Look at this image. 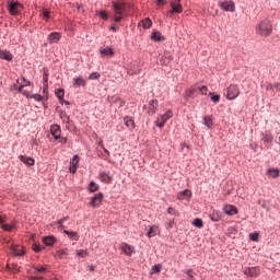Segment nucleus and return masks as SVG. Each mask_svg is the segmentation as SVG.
<instances>
[{
	"label": "nucleus",
	"instance_id": "obj_1",
	"mask_svg": "<svg viewBox=\"0 0 280 280\" xmlns=\"http://www.w3.org/2000/svg\"><path fill=\"white\" fill-rule=\"evenodd\" d=\"M256 34L258 36H270L272 34V24L270 23L269 20H262L260 23L257 24L256 26Z\"/></svg>",
	"mask_w": 280,
	"mask_h": 280
},
{
	"label": "nucleus",
	"instance_id": "obj_2",
	"mask_svg": "<svg viewBox=\"0 0 280 280\" xmlns=\"http://www.w3.org/2000/svg\"><path fill=\"white\" fill-rule=\"evenodd\" d=\"M113 10L116 14L114 18L115 23H119L124 19V12H126V4L124 2H113Z\"/></svg>",
	"mask_w": 280,
	"mask_h": 280
},
{
	"label": "nucleus",
	"instance_id": "obj_3",
	"mask_svg": "<svg viewBox=\"0 0 280 280\" xmlns=\"http://www.w3.org/2000/svg\"><path fill=\"white\" fill-rule=\"evenodd\" d=\"M171 10H168L167 15L172 16V14H180L183 12V4H180V0H170Z\"/></svg>",
	"mask_w": 280,
	"mask_h": 280
},
{
	"label": "nucleus",
	"instance_id": "obj_4",
	"mask_svg": "<svg viewBox=\"0 0 280 280\" xmlns=\"http://www.w3.org/2000/svg\"><path fill=\"white\" fill-rule=\"evenodd\" d=\"M174 117V114L171 109H168L165 114L158 117L156 126L158 128H164L165 124H167L168 119H172Z\"/></svg>",
	"mask_w": 280,
	"mask_h": 280
},
{
	"label": "nucleus",
	"instance_id": "obj_5",
	"mask_svg": "<svg viewBox=\"0 0 280 280\" xmlns=\"http://www.w3.org/2000/svg\"><path fill=\"white\" fill-rule=\"evenodd\" d=\"M240 97V86L232 84L228 88L226 100H236Z\"/></svg>",
	"mask_w": 280,
	"mask_h": 280
},
{
	"label": "nucleus",
	"instance_id": "obj_6",
	"mask_svg": "<svg viewBox=\"0 0 280 280\" xmlns=\"http://www.w3.org/2000/svg\"><path fill=\"white\" fill-rule=\"evenodd\" d=\"M30 84H31V82L22 77L21 85L19 86L16 84H14V89H15V91H19V93H22V95H24V97H30V92L23 90L24 86H30Z\"/></svg>",
	"mask_w": 280,
	"mask_h": 280
},
{
	"label": "nucleus",
	"instance_id": "obj_7",
	"mask_svg": "<svg viewBox=\"0 0 280 280\" xmlns=\"http://www.w3.org/2000/svg\"><path fill=\"white\" fill-rule=\"evenodd\" d=\"M243 272L246 277H257L261 275L259 267H246Z\"/></svg>",
	"mask_w": 280,
	"mask_h": 280
},
{
	"label": "nucleus",
	"instance_id": "obj_8",
	"mask_svg": "<svg viewBox=\"0 0 280 280\" xmlns=\"http://www.w3.org/2000/svg\"><path fill=\"white\" fill-rule=\"evenodd\" d=\"M220 8L225 12H233L235 10V2L231 0H225L219 3Z\"/></svg>",
	"mask_w": 280,
	"mask_h": 280
},
{
	"label": "nucleus",
	"instance_id": "obj_9",
	"mask_svg": "<svg viewBox=\"0 0 280 280\" xmlns=\"http://www.w3.org/2000/svg\"><path fill=\"white\" fill-rule=\"evenodd\" d=\"M21 10H23V5L21 3H19V2L9 3V12L13 16H16V14H19V12H21Z\"/></svg>",
	"mask_w": 280,
	"mask_h": 280
},
{
	"label": "nucleus",
	"instance_id": "obj_10",
	"mask_svg": "<svg viewBox=\"0 0 280 280\" xmlns=\"http://www.w3.org/2000/svg\"><path fill=\"white\" fill-rule=\"evenodd\" d=\"M121 252L127 255V257H131L135 255V246L128 244V243H121Z\"/></svg>",
	"mask_w": 280,
	"mask_h": 280
},
{
	"label": "nucleus",
	"instance_id": "obj_11",
	"mask_svg": "<svg viewBox=\"0 0 280 280\" xmlns=\"http://www.w3.org/2000/svg\"><path fill=\"white\" fill-rule=\"evenodd\" d=\"M9 246L15 257H21L22 255H25V248L23 246L14 244H11Z\"/></svg>",
	"mask_w": 280,
	"mask_h": 280
},
{
	"label": "nucleus",
	"instance_id": "obj_12",
	"mask_svg": "<svg viewBox=\"0 0 280 280\" xmlns=\"http://www.w3.org/2000/svg\"><path fill=\"white\" fill-rule=\"evenodd\" d=\"M102 200H104V195L102 192L96 194L92 198L90 205H91V207H93L95 209V208H97V207H100L102 205Z\"/></svg>",
	"mask_w": 280,
	"mask_h": 280
},
{
	"label": "nucleus",
	"instance_id": "obj_13",
	"mask_svg": "<svg viewBox=\"0 0 280 280\" xmlns=\"http://www.w3.org/2000/svg\"><path fill=\"white\" fill-rule=\"evenodd\" d=\"M80 163V156L73 155L70 160V174H75L78 172V164Z\"/></svg>",
	"mask_w": 280,
	"mask_h": 280
},
{
	"label": "nucleus",
	"instance_id": "obj_14",
	"mask_svg": "<svg viewBox=\"0 0 280 280\" xmlns=\"http://www.w3.org/2000/svg\"><path fill=\"white\" fill-rule=\"evenodd\" d=\"M102 58H113L115 56V50L112 47H105L100 49Z\"/></svg>",
	"mask_w": 280,
	"mask_h": 280
},
{
	"label": "nucleus",
	"instance_id": "obj_15",
	"mask_svg": "<svg viewBox=\"0 0 280 280\" xmlns=\"http://www.w3.org/2000/svg\"><path fill=\"white\" fill-rule=\"evenodd\" d=\"M14 57L7 49H0V60H7L8 62H12Z\"/></svg>",
	"mask_w": 280,
	"mask_h": 280
},
{
	"label": "nucleus",
	"instance_id": "obj_16",
	"mask_svg": "<svg viewBox=\"0 0 280 280\" xmlns=\"http://www.w3.org/2000/svg\"><path fill=\"white\" fill-rule=\"evenodd\" d=\"M172 60H174V57L172 56V52L170 51H164V55L161 58V63L164 66L170 65V62H172Z\"/></svg>",
	"mask_w": 280,
	"mask_h": 280
},
{
	"label": "nucleus",
	"instance_id": "obj_17",
	"mask_svg": "<svg viewBox=\"0 0 280 280\" xmlns=\"http://www.w3.org/2000/svg\"><path fill=\"white\" fill-rule=\"evenodd\" d=\"M224 213H226V215H237V207L233 206V205H228L223 208Z\"/></svg>",
	"mask_w": 280,
	"mask_h": 280
},
{
	"label": "nucleus",
	"instance_id": "obj_18",
	"mask_svg": "<svg viewBox=\"0 0 280 280\" xmlns=\"http://www.w3.org/2000/svg\"><path fill=\"white\" fill-rule=\"evenodd\" d=\"M50 131L55 139H60V135H62V129H60L59 125H52L50 127Z\"/></svg>",
	"mask_w": 280,
	"mask_h": 280
},
{
	"label": "nucleus",
	"instance_id": "obj_19",
	"mask_svg": "<svg viewBox=\"0 0 280 280\" xmlns=\"http://www.w3.org/2000/svg\"><path fill=\"white\" fill-rule=\"evenodd\" d=\"M98 178L100 180H102V183H106L107 185H109V183H113V177L106 172H101Z\"/></svg>",
	"mask_w": 280,
	"mask_h": 280
},
{
	"label": "nucleus",
	"instance_id": "obj_20",
	"mask_svg": "<svg viewBox=\"0 0 280 280\" xmlns=\"http://www.w3.org/2000/svg\"><path fill=\"white\" fill-rule=\"evenodd\" d=\"M189 198H191V190L189 189H185L177 194L178 200H189Z\"/></svg>",
	"mask_w": 280,
	"mask_h": 280
},
{
	"label": "nucleus",
	"instance_id": "obj_21",
	"mask_svg": "<svg viewBox=\"0 0 280 280\" xmlns=\"http://www.w3.org/2000/svg\"><path fill=\"white\" fill-rule=\"evenodd\" d=\"M110 102L112 104H115L118 108H124V106H126V102H124V100L117 96H113L110 98Z\"/></svg>",
	"mask_w": 280,
	"mask_h": 280
},
{
	"label": "nucleus",
	"instance_id": "obj_22",
	"mask_svg": "<svg viewBox=\"0 0 280 280\" xmlns=\"http://www.w3.org/2000/svg\"><path fill=\"white\" fill-rule=\"evenodd\" d=\"M19 159L24 165H28L30 167L34 165V159L28 158L27 155H20Z\"/></svg>",
	"mask_w": 280,
	"mask_h": 280
},
{
	"label": "nucleus",
	"instance_id": "obj_23",
	"mask_svg": "<svg viewBox=\"0 0 280 280\" xmlns=\"http://www.w3.org/2000/svg\"><path fill=\"white\" fill-rule=\"evenodd\" d=\"M125 126L127 128H130L131 130H135V119L130 116H125L124 117Z\"/></svg>",
	"mask_w": 280,
	"mask_h": 280
},
{
	"label": "nucleus",
	"instance_id": "obj_24",
	"mask_svg": "<svg viewBox=\"0 0 280 280\" xmlns=\"http://www.w3.org/2000/svg\"><path fill=\"white\" fill-rule=\"evenodd\" d=\"M156 108H159V101L152 100L149 102V110L151 115H154L156 113Z\"/></svg>",
	"mask_w": 280,
	"mask_h": 280
},
{
	"label": "nucleus",
	"instance_id": "obj_25",
	"mask_svg": "<svg viewBox=\"0 0 280 280\" xmlns=\"http://www.w3.org/2000/svg\"><path fill=\"white\" fill-rule=\"evenodd\" d=\"M73 86L74 89H78L80 86H86V81L82 79L81 77L73 79Z\"/></svg>",
	"mask_w": 280,
	"mask_h": 280
},
{
	"label": "nucleus",
	"instance_id": "obj_26",
	"mask_svg": "<svg viewBox=\"0 0 280 280\" xmlns=\"http://www.w3.org/2000/svg\"><path fill=\"white\" fill-rule=\"evenodd\" d=\"M63 233L68 235L70 240H74V242H78V240H80V234H78V232L63 230Z\"/></svg>",
	"mask_w": 280,
	"mask_h": 280
},
{
	"label": "nucleus",
	"instance_id": "obj_27",
	"mask_svg": "<svg viewBox=\"0 0 280 280\" xmlns=\"http://www.w3.org/2000/svg\"><path fill=\"white\" fill-rule=\"evenodd\" d=\"M210 220H212V222H220V220H222V212L213 210L210 214Z\"/></svg>",
	"mask_w": 280,
	"mask_h": 280
},
{
	"label": "nucleus",
	"instance_id": "obj_28",
	"mask_svg": "<svg viewBox=\"0 0 280 280\" xmlns=\"http://www.w3.org/2000/svg\"><path fill=\"white\" fill-rule=\"evenodd\" d=\"M203 124L209 130H211V128H213V116H205Z\"/></svg>",
	"mask_w": 280,
	"mask_h": 280
},
{
	"label": "nucleus",
	"instance_id": "obj_29",
	"mask_svg": "<svg viewBox=\"0 0 280 280\" xmlns=\"http://www.w3.org/2000/svg\"><path fill=\"white\" fill-rule=\"evenodd\" d=\"M267 176H269V178H279V168H269Z\"/></svg>",
	"mask_w": 280,
	"mask_h": 280
},
{
	"label": "nucleus",
	"instance_id": "obj_30",
	"mask_svg": "<svg viewBox=\"0 0 280 280\" xmlns=\"http://www.w3.org/2000/svg\"><path fill=\"white\" fill-rule=\"evenodd\" d=\"M48 40L49 43H58V40H60V33H51L49 36H48Z\"/></svg>",
	"mask_w": 280,
	"mask_h": 280
},
{
	"label": "nucleus",
	"instance_id": "obj_31",
	"mask_svg": "<svg viewBox=\"0 0 280 280\" xmlns=\"http://www.w3.org/2000/svg\"><path fill=\"white\" fill-rule=\"evenodd\" d=\"M156 233H159V228L156 225H152V226H150L147 235L149 237H154L156 235Z\"/></svg>",
	"mask_w": 280,
	"mask_h": 280
},
{
	"label": "nucleus",
	"instance_id": "obj_32",
	"mask_svg": "<svg viewBox=\"0 0 280 280\" xmlns=\"http://www.w3.org/2000/svg\"><path fill=\"white\" fill-rule=\"evenodd\" d=\"M44 244L46 246H54V244H56V238L54 236H46L44 237Z\"/></svg>",
	"mask_w": 280,
	"mask_h": 280
},
{
	"label": "nucleus",
	"instance_id": "obj_33",
	"mask_svg": "<svg viewBox=\"0 0 280 280\" xmlns=\"http://www.w3.org/2000/svg\"><path fill=\"white\" fill-rule=\"evenodd\" d=\"M151 39L159 42V40H165V37L161 35V32H153L151 35Z\"/></svg>",
	"mask_w": 280,
	"mask_h": 280
},
{
	"label": "nucleus",
	"instance_id": "obj_34",
	"mask_svg": "<svg viewBox=\"0 0 280 280\" xmlns=\"http://www.w3.org/2000/svg\"><path fill=\"white\" fill-rule=\"evenodd\" d=\"M141 23L144 30H150V27H152V20H150V18H145Z\"/></svg>",
	"mask_w": 280,
	"mask_h": 280
},
{
	"label": "nucleus",
	"instance_id": "obj_35",
	"mask_svg": "<svg viewBox=\"0 0 280 280\" xmlns=\"http://www.w3.org/2000/svg\"><path fill=\"white\" fill-rule=\"evenodd\" d=\"M40 16L44 21H49V19H51V12L47 11V9H43Z\"/></svg>",
	"mask_w": 280,
	"mask_h": 280
},
{
	"label": "nucleus",
	"instance_id": "obj_36",
	"mask_svg": "<svg viewBox=\"0 0 280 280\" xmlns=\"http://www.w3.org/2000/svg\"><path fill=\"white\" fill-rule=\"evenodd\" d=\"M100 189V186L95 182H91L89 185V190L93 194Z\"/></svg>",
	"mask_w": 280,
	"mask_h": 280
},
{
	"label": "nucleus",
	"instance_id": "obj_37",
	"mask_svg": "<svg viewBox=\"0 0 280 280\" xmlns=\"http://www.w3.org/2000/svg\"><path fill=\"white\" fill-rule=\"evenodd\" d=\"M56 95H57L59 102H62V100H65V90L63 89L57 90Z\"/></svg>",
	"mask_w": 280,
	"mask_h": 280
},
{
	"label": "nucleus",
	"instance_id": "obj_38",
	"mask_svg": "<svg viewBox=\"0 0 280 280\" xmlns=\"http://www.w3.org/2000/svg\"><path fill=\"white\" fill-rule=\"evenodd\" d=\"M69 220V217H63L62 219L57 221L58 229H65V222Z\"/></svg>",
	"mask_w": 280,
	"mask_h": 280
},
{
	"label": "nucleus",
	"instance_id": "obj_39",
	"mask_svg": "<svg viewBox=\"0 0 280 280\" xmlns=\"http://www.w3.org/2000/svg\"><path fill=\"white\" fill-rule=\"evenodd\" d=\"M262 141H264V143H272V135H270V133H265V135L262 136Z\"/></svg>",
	"mask_w": 280,
	"mask_h": 280
},
{
	"label": "nucleus",
	"instance_id": "obj_40",
	"mask_svg": "<svg viewBox=\"0 0 280 280\" xmlns=\"http://www.w3.org/2000/svg\"><path fill=\"white\" fill-rule=\"evenodd\" d=\"M192 226H196L197 229H202L203 226L202 219H195L192 221Z\"/></svg>",
	"mask_w": 280,
	"mask_h": 280
},
{
	"label": "nucleus",
	"instance_id": "obj_41",
	"mask_svg": "<svg viewBox=\"0 0 280 280\" xmlns=\"http://www.w3.org/2000/svg\"><path fill=\"white\" fill-rule=\"evenodd\" d=\"M34 270H35V275H36L37 272H40L42 275H44V272H47V265H45V266H39V267H35Z\"/></svg>",
	"mask_w": 280,
	"mask_h": 280
},
{
	"label": "nucleus",
	"instance_id": "obj_42",
	"mask_svg": "<svg viewBox=\"0 0 280 280\" xmlns=\"http://www.w3.org/2000/svg\"><path fill=\"white\" fill-rule=\"evenodd\" d=\"M31 100H35V102H43V95L40 94H30V97Z\"/></svg>",
	"mask_w": 280,
	"mask_h": 280
},
{
	"label": "nucleus",
	"instance_id": "obj_43",
	"mask_svg": "<svg viewBox=\"0 0 280 280\" xmlns=\"http://www.w3.org/2000/svg\"><path fill=\"white\" fill-rule=\"evenodd\" d=\"M60 119H62L63 124H66V121H69V119H71V117L69 115H67L66 112H61Z\"/></svg>",
	"mask_w": 280,
	"mask_h": 280
},
{
	"label": "nucleus",
	"instance_id": "obj_44",
	"mask_svg": "<svg viewBox=\"0 0 280 280\" xmlns=\"http://www.w3.org/2000/svg\"><path fill=\"white\" fill-rule=\"evenodd\" d=\"M14 224H15V222H13V224H2L1 225V229L3 230V231H12V229H14Z\"/></svg>",
	"mask_w": 280,
	"mask_h": 280
},
{
	"label": "nucleus",
	"instance_id": "obj_45",
	"mask_svg": "<svg viewBox=\"0 0 280 280\" xmlns=\"http://www.w3.org/2000/svg\"><path fill=\"white\" fill-rule=\"evenodd\" d=\"M77 255H78V257H86V255H89V250L88 249H79V250H77Z\"/></svg>",
	"mask_w": 280,
	"mask_h": 280
},
{
	"label": "nucleus",
	"instance_id": "obj_46",
	"mask_svg": "<svg viewBox=\"0 0 280 280\" xmlns=\"http://www.w3.org/2000/svg\"><path fill=\"white\" fill-rule=\"evenodd\" d=\"M57 257H59L60 259H62V257H65L66 255H69V253H67V249H59L56 253Z\"/></svg>",
	"mask_w": 280,
	"mask_h": 280
},
{
	"label": "nucleus",
	"instance_id": "obj_47",
	"mask_svg": "<svg viewBox=\"0 0 280 280\" xmlns=\"http://www.w3.org/2000/svg\"><path fill=\"white\" fill-rule=\"evenodd\" d=\"M43 80H44V86H49V73L44 72Z\"/></svg>",
	"mask_w": 280,
	"mask_h": 280
},
{
	"label": "nucleus",
	"instance_id": "obj_48",
	"mask_svg": "<svg viewBox=\"0 0 280 280\" xmlns=\"http://www.w3.org/2000/svg\"><path fill=\"white\" fill-rule=\"evenodd\" d=\"M98 15L103 21H108V13L106 11H98Z\"/></svg>",
	"mask_w": 280,
	"mask_h": 280
},
{
	"label": "nucleus",
	"instance_id": "obj_49",
	"mask_svg": "<svg viewBox=\"0 0 280 280\" xmlns=\"http://www.w3.org/2000/svg\"><path fill=\"white\" fill-rule=\"evenodd\" d=\"M101 74L100 72H93L90 74L89 80H100Z\"/></svg>",
	"mask_w": 280,
	"mask_h": 280
},
{
	"label": "nucleus",
	"instance_id": "obj_50",
	"mask_svg": "<svg viewBox=\"0 0 280 280\" xmlns=\"http://www.w3.org/2000/svg\"><path fill=\"white\" fill-rule=\"evenodd\" d=\"M167 213H168L170 215H178V211H176V209H174V208H172V207H170V208L167 209Z\"/></svg>",
	"mask_w": 280,
	"mask_h": 280
},
{
	"label": "nucleus",
	"instance_id": "obj_51",
	"mask_svg": "<svg viewBox=\"0 0 280 280\" xmlns=\"http://www.w3.org/2000/svg\"><path fill=\"white\" fill-rule=\"evenodd\" d=\"M209 91V89L205 85H202L201 88H199V92L201 95H207V92Z\"/></svg>",
	"mask_w": 280,
	"mask_h": 280
},
{
	"label": "nucleus",
	"instance_id": "obj_52",
	"mask_svg": "<svg viewBox=\"0 0 280 280\" xmlns=\"http://www.w3.org/2000/svg\"><path fill=\"white\" fill-rule=\"evenodd\" d=\"M249 237L253 242H257L259 240V234L258 233H253V234H249Z\"/></svg>",
	"mask_w": 280,
	"mask_h": 280
},
{
	"label": "nucleus",
	"instance_id": "obj_53",
	"mask_svg": "<svg viewBox=\"0 0 280 280\" xmlns=\"http://www.w3.org/2000/svg\"><path fill=\"white\" fill-rule=\"evenodd\" d=\"M33 250H34L35 253H40V250H43V247L39 246V245L34 244V245H33Z\"/></svg>",
	"mask_w": 280,
	"mask_h": 280
},
{
	"label": "nucleus",
	"instance_id": "obj_54",
	"mask_svg": "<svg viewBox=\"0 0 280 280\" xmlns=\"http://www.w3.org/2000/svg\"><path fill=\"white\" fill-rule=\"evenodd\" d=\"M258 205H260V207H262V209H268V202H266V200H259Z\"/></svg>",
	"mask_w": 280,
	"mask_h": 280
},
{
	"label": "nucleus",
	"instance_id": "obj_55",
	"mask_svg": "<svg viewBox=\"0 0 280 280\" xmlns=\"http://www.w3.org/2000/svg\"><path fill=\"white\" fill-rule=\"evenodd\" d=\"M152 272H161V265H154L152 267Z\"/></svg>",
	"mask_w": 280,
	"mask_h": 280
},
{
	"label": "nucleus",
	"instance_id": "obj_56",
	"mask_svg": "<svg viewBox=\"0 0 280 280\" xmlns=\"http://www.w3.org/2000/svg\"><path fill=\"white\" fill-rule=\"evenodd\" d=\"M156 5H167V0H155Z\"/></svg>",
	"mask_w": 280,
	"mask_h": 280
},
{
	"label": "nucleus",
	"instance_id": "obj_57",
	"mask_svg": "<svg viewBox=\"0 0 280 280\" xmlns=\"http://www.w3.org/2000/svg\"><path fill=\"white\" fill-rule=\"evenodd\" d=\"M73 126V121L71 120V118L68 119V121H66V128L69 130V128H71Z\"/></svg>",
	"mask_w": 280,
	"mask_h": 280
},
{
	"label": "nucleus",
	"instance_id": "obj_58",
	"mask_svg": "<svg viewBox=\"0 0 280 280\" xmlns=\"http://www.w3.org/2000/svg\"><path fill=\"white\" fill-rule=\"evenodd\" d=\"M211 100L215 103V104H218V102H220V95H212L211 96Z\"/></svg>",
	"mask_w": 280,
	"mask_h": 280
},
{
	"label": "nucleus",
	"instance_id": "obj_59",
	"mask_svg": "<svg viewBox=\"0 0 280 280\" xmlns=\"http://www.w3.org/2000/svg\"><path fill=\"white\" fill-rule=\"evenodd\" d=\"M275 85L272 83H267L266 91H273Z\"/></svg>",
	"mask_w": 280,
	"mask_h": 280
},
{
	"label": "nucleus",
	"instance_id": "obj_60",
	"mask_svg": "<svg viewBox=\"0 0 280 280\" xmlns=\"http://www.w3.org/2000/svg\"><path fill=\"white\" fill-rule=\"evenodd\" d=\"M8 220V217L5 214H0V224H3Z\"/></svg>",
	"mask_w": 280,
	"mask_h": 280
},
{
	"label": "nucleus",
	"instance_id": "obj_61",
	"mask_svg": "<svg viewBox=\"0 0 280 280\" xmlns=\"http://www.w3.org/2000/svg\"><path fill=\"white\" fill-rule=\"evenodd\" d=\"M43 93L44 95H46V100H47V94L49 93L48 86L44 85Z\"/></svg>",
	"mask_w": 280,
	"mask_h": 280
},
{
	"label": "nucleus",
	"instance_id": "obj_62",
	"mask_svg": "<svg viewBox=\"0 0 280 280\" xmlns=\"http://www.w3.org/2000/svg\"><path fill=\"white\" fill-rule=\"evenodd\" d=\"M109 30H110L112 32H117V31H119V27H117V26H115V25H112V26L109 27Z\"/></svg>",
	"mask_w": 280,
	"mask_h": 280
},
{
	"label": "nucleus",
	"instance_id": "obj_63",
	"mask_svg": "<svg viewBox=\"0 0 280 280\" xmlns=\"http://www.w3.org/2000/svg\"><path fill=\"white\" fill-rule=\"evenodd\" d=\"M173 226H174V221H170V222L167 223L166 229H172Z\"/></svg>",
	"mask_w": 280,
	"mask_h": 280
},
{
	"label": "nucleus",
	"instance_id": "obj_64",
	"mask_svg": "<svg viewBox=\"0 0 280 280\" xmlns=\"http://www.w3.org/2000/svg\"><path fill=\"white\" fill-rule=\"evenodd\" d=\"M60 143H67V137H62V138L60 139Z\"/></svg>",
	"mask_w": 280,
	"mask_h": 280
}]
</instances>
